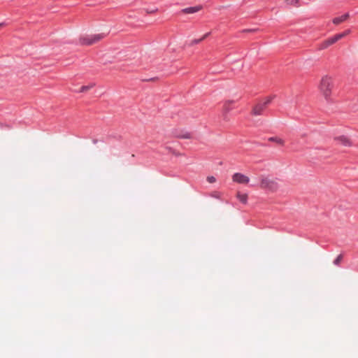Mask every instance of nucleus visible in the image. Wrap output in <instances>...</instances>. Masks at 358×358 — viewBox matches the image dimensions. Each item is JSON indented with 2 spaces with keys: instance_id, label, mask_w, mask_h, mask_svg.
Listing matches in <instances>:
<instances>
[{
  "instance_id": "nucleus-1",
  "label": "nucleus",
  "mask_w": 358,
  "mask_h": 358,
  "mask_svg": "<svg viewBox=\"0 0 358 358\" xmlns=\"http://www.w3.org/2000/svg\"><path fill=\"white\" fill-rule=\"evenodd\" d=\"M259 187L262 189L268 191L271 193L276 192L280 189V180L279 178L262 175L259 178Z\"/></svg>"
},
{
  "instance_id": "nucleus-2",
  "label": "nucleus",
  "mask_w": 358,
  "mask_h": 358,
  "mask_svg": "<svg viewBox=\"0 0 358 358\" xmlns=\"http://www.w3.org/2000/svg\"><path fill=\"white\" fill-rule=\"evenodd\" d=\"M333 88L334 78L329 75L323 76L320 81L318 90L326 100L331 97Z\"/></svg>"
},
{
  "instance_id": "nucleus-3",
  "label": "nucleus",
  "mask_w": 358,
  "mask_h": 358,
  "mask_svg": "<svg viewBox=\"0 0 358 358\" xmlns=\"http://www.w3.org/2000/svg\"><path fill=\"white\" fill-rule=\"evenodd\" d=\"M106 34L103 33L101 34H96L91 35H83L79 38V44L82 45H92L103 38H105Z\"/></svg>"
},
{
  "instance_id": "nucleus-4",
  "label": "nucleus",
  "mask_w": 358,
  "mask_h": 358,
  "mask_svg": "<svg viewBox=\"0 0 358 358\" xmlns=\"http://www.w3.org/2000/svg\"><path fill=\"white\" fill-rule=\"evenodd\" d=\"M350 34V30L348 29V30H345V31H343L342 33L336 34L334 36H332V37L325 40L324 41H323L321 43L320 48L322 49V50L326 49L329 46L333 45L334 43H335L338 41L341 40V38L345 37L346 36H348Z\"/></svg>"
},
{
  "instance_id": "nucleus-5",
  "label": "nucleus",
  "mask_w": 358,
  "mask_h": 358,
  "mask_svg": "<svg viewBox=\"0 0 358 358\" xmlns=\"http://www.w3.org/2000/svg\"><path fill=\"white\" fill-rule=\"evenodd\" d=\"M271 97L266 98L263 101L258 103L252 110V114L255 115H260L263 113L268 104L271 101Z\"/></svg>"
},
{
  "instance_id": "nucleus-6",
  "label": "nucleus",
  "mask_w": 358,
  "mask_h": 358,
  "mask_svg": "<svg viewBox=\"0 0 358 358\" xmlns=\"http://www.w3.org/2000/svg\"><path fill=\"white\" fill-rule=\"evenodd\" d=\"M232 180L238 184L248 185L250 182V178L241 173H235L232 176Z\"/></svg>"
},
{
  "instance_id": "nucleus-7",
  "label": "nucleus",
  "mask_w": 358,
  "mask_h": 358,
  "mask_svg": "<svg viewBox=\"0 0 358 358\" xmlns=\"http://www.w3.org/2000/svg\"><path fill=\"white\" fill-rule=\"evenodd\" d=\"M336 140L338 143L341 144L345 145V146H351L352 143L350 140V138L345 136H341L336 138Z\"/></svg>"
},
{
  "instance_id": "nucleus-8",
  "label": "nucleus",
  "mask_w": 358,
  "mask_h": 358,
  "mask_svg": "<svg viewBox=\"0 0 358 358\" xmlns=\"http://www.w3.org/2000/svg\"><path fill=\"white\" fill-rule=\"evenodd\" d=\"M349 16L350 15L348 13H345L340 17L334 18L332 22L334 24L338 25L343 22H345V20H347L349 18Z\"/></svg>"
},
{
  "instance_id": "nucleus-9",
  "label": "nucleus",
  "mask_w": 358,
  "mask_h": 358,
  "mask_svg": "<svg viewBox=\"0 0 358 358\" xmlns=\"http://www.w3.org/2000/svg\"><path fill=\"white\" fill-rule=\"evenodd\" d=\"M235 101L233 100H227L223 104V111L225 113L229 112L232 108Z\"/></svg>"
},
{
  "instance_id": "nucleus-10",
  "label": "nucleus",
  "mask_w": 358,
  "mask_h": 358,
  "mask_svg": "<svg viewBox=\"0 0 358 358\" xmlns=\"http://www.w3.org/2000/svg\"><path fill=\"white\" fill-rule=\"evenodd\" d=\"M201 8H202V6H201L189 7V8L183 9L182 13H187V14H192V13H196V12L201 10Z\"/></svg>"
},
{
  "instance_id": "nucleus-11",
  "label": "nucleus",
  "mask_w": 358,
  "mask_h": 358,
  "mask_svg": "<svg viewBox=\"0 0 358 358\" xmlns=\"http://www.w3.org/2000/svg\"><path fill=\"white\" fill-rule=\"evenodd\" d=\"M236 198L243 204H246L248 203V196L247 194H243L240 192H237Z\"/></svg>"
},
{
  "instance_id": "nucleus-12",
  "label": "nucleus",
  "mask_w": 358,
  "mask_h": 358,
  "mask_svg": "<svg viewBox=\"0 0 358 358\" xmlns=\"http://www.w3.org/2000/svg\"><path fill=\"white\" fill-rule=\"evenodd\" d=\"M285 3L288 6H292L295 8H299L301 6L300 0H285Z\"/></svg>"
},
{
  "instance_id": "nucleus-13",
  "label": "nucleus",
  "mask_w": 358,
  "mask_h": 358,
  "mask_svg": "<svg viewBox=\"0 0 358 358\" xmlns=\"http://www.w3.org/2000/svg\"><path fill=\"white\" fill-rule=\"evenodd\" d=\"M268 141L274 142L281 146L285 145V141L279 137H271L269 138Z\"/></svg>"
},
{
  "instance_id": "nucleus-14",
  "label": "nucleus",
  "mask_w": 358,
  "mask_h": 358,
  "mask_svg": "<svg viewBox=\"0 0 358 358\" xmlns=\"http://www.w3.org/2000/svg\"><path fill=\"white\" fill-rule=\"evenodd\" d=\"M94 86V84H90L89 85H85L83 86L80 90H79V92H86L90 89H92Z\"/></svg>"
},
{
  "instance_id": "nucleus-15",
  "label": "nucleus",
  "mask_w": 358,
  "mask_h": 358,
  "mask_svg": "<svg viewBox=\"0 0 358 358\" xmlns=\"http://www.w3.org/2000/svg\"><path fill=\"white\" fill-rule=\"evenodd\" d=\"M343 259V255H339L336 258V259L334 261V264L335 265H339L340 263L341 262Z\"/></svg>"
},
{
  "instance_id": "nucleus-16",
  "label": "nucleus",
  "mask_w": 358,
  "mask_h": 358,
  "mask_svg": "<svg viewBox=\"0 0 358 358\" xmlns=\"http://www.w3.org/2000/svg\"><path fill=\"white\" fill-rule=\"evenodd\" d=\"M209 35V33L206 34L201 38L194 40L192 41V44H196L200 43L201 41H203L204 38H206Z\"/></svg>"
},
{
  "instance_id": "nucleus-17",
  "label": "nucleus",
  "mask_w": 358,
  "mask_h": 358,
  "mask_svg": "<svg viewBox=\"0 0 358 358\" xmlns=\"http://www.w3.org/2000/svg\"><path fill=\"white\" fill-rule=\"evenodd\" d=\"M207 181L209 182V183H213L216 181V179L214 176H208L207 178H206Z\"/></svg>"
},
{
  "instance_id": "nucleus-18",
  "label": "nucleus",
  "mask_w": 358,
  "mask_h": 358,
  "mask_svg": "<svg viewBox=\"0 0 358 358\" xmlns=\"http://www.w3.org/2000/svg\"><path fill=\"white\" fill-rule=\"evenodd\" d=\"M182 138H187V139L190 138V134H186L183 135L182 136Z\"/></svg>"
}]
</instances>
